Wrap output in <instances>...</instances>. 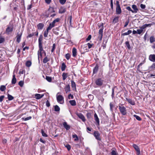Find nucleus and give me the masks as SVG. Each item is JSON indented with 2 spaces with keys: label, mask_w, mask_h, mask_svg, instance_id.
Here are the masks:
<instances>
[{
  "label": "nucleus",
  "mask_w": 155,
  "mask_h": 155,
  "mask_svg": "<svg viewBox=\"0 0 155 155\" xmlns=\"http://www.w3.org/2000/svg\"><path fill=\"white\" fill-rule=\"evenodd\" d=\"M119 109L121 114L124 116L127 114V110L125 107L122 106V105L119 106Z\"/></svg>",
  "instance_id": "f257e3e1"
},
{
  "label": "nucleus",
  "mask_w": 155,
  "mask_h": 155,
  "mask_svg": "<svg viewBox=\"0 0 155 155\" xmlns=\"http://www.w3.org/2000/svg\"><path fill=\"white\" fill-rule=\"evenodd\" d=\"M116 13L117 15L120 14L121 13L122 11L118 1H116Z\"/></svg>",
  "instance_id": "f03ea898"
},
{
  "label": "nucleus",
  "mask_w": 155,
  "mask_h": 155,
  "mask_svg": "<svg viewBox=\"0 0 155 155\" xmlns=\"http://www.w3.org/2000/svg\"><path fill=\"white\" fill-rule=\"evenodd\" d=\"M104 80L101 78L97 79L95 81V84L98 86H101L103 83Z\"/></svg>",
  "instance_id": "7ed1b4c3"
},
{
  "label": "nucleus",
  "mask_w": 155,
  "mask_h": 155,
  "mask_svg": "<svg viewBox=\"0 0 155 155\" xmlns=\"http://www.w3.org/2000/svg\"><path fill=\"white\" fill-rule=\"evenodd\" d=\"M64 97L61 95H59L57 97V101L61 104H63L64 103Z\"/></svg>",
  "instance_id": "20e7f679"
},
{
  "label": "nucleus",
  "mask_w": 155,
  "mask_h": 155,
  "mask_svg": "<svg viewBox=\"0 0 155 155\" xmlns=\"http://www.w3.org/2000/svg\"><path fill=\"white\" fill-rule=\"evenodd\" d=\"M93 135L95 137L96 139L98 140H101V139L100 137V134L98 131H94L93 134Z\"/></svg>",
  "instance_id": "39448f33"
},
{
  "label": "nucleus",
  "mask_w": 155,
  "mask_h": 155,
  "mask_svg": "<svg viewBox=\"0 0 155 155\" xmlns=\"http://www.w3.org/2000/svg\"><path fill=\"white\" fill-rule=\"evenodd\" d=\"M103 26L102 27V28H101L99 31V35L98 37V39L100 41H101L102 38L103 36Z\"/></svg>",
  "instance_id": "423d86ee"
},
{
  "label": "nucleus",
  "mask_w": 155,
  "mask_h": 155,
  "mask_svg": "<svg viewBox=\"0 0 155 155\" xmlns=\"http://www.w3.org/2000/svg\"><path fill=\"white\" fill-rule=\"evenodd\" d=\"M54 12L55 11L54 8L52 7H50L49 9L46 13V16L47 17H49V15L50 14Z\"/></svg>",
  "instance_id": "0eeeda50"
},
{
  "label": "nucleus",
  "mask_w": 155,
  "mask_h": 155,
  "mask_svg": "<svg viewBox=\"0 0 155 155\" xmlns=\"http://www.w3.org/2000/svg\"><path fill=\"white\" fill-rule=\"evenodd\" d=\"M22 35V33L21 32L20 33H18L17 34L15 38H16V41L18 43H19L20 42Z\"/></svg>",
  "instance_id": "6e6552de"
},
{
  "label": "nucleus",
  "mask_w": 155,
  "mask_h": 155,
  "mask_svg": "<svg viewBox=\"0 0 155 155\" xmlns=\"http://www.w3.org/2000/svg\"><path fill=\"white\" fill-rule=\"evenodd\" d=\"M43 36L41 35H40L38 38V47H42V41L43 39Z\"/></svg>",
  "instance_id": "1a4fd4ad"
},
{
  "label": "nucleus",
  "mask_w": 155,
  "mask_h": 155,
  "mask_svg": "<svg viewBox=\"0 0 155 155\" xmlns=\"http://www.w3.org/2000/svg\"><path fill=\"white\" fill-rule=\"evenodd\" d=\"M77 115L81 120L83 122H84L86 121V119L84 116L81 113H76Z\"/></svg>",
  "instance_id": "9d476101"
},
{
  "label": "nucleus",
  "mask_w": 155,
  "mask_h": 155,
  "mask_svg": "<svg viewBox=\"0 0 155 155\" xmlns=\"http://www.w3.org/2000/svg\"><path fill=\"white\" fill-rule=\"evenodd\" d=\"M94 119L96 122V125L97 126H99L100 125L99 120L96 113L94 114Z\"/></svg>",
  "instance_id": "9b49d317"
},
{
  "label": "nucleus",
  "mask_w": 155,
  "mask_h": 155,
  "mask_svg": "<svg viewBox=\"0 0 155 155\" xmlns=\"http://www.w3.org/2000/svg\"><path fill=\"white\" fill-rule=\"evenodd\" d=\"M133 146L137 151V155H139L140 153V148H139L135 144H133Z\"/></svg>",
  "instance_id": "f8f14e48"
},
{
  "label": "nucleus",
  "mask_w": 155,
  "mask_h": 155,
  "mask_svg": "<svg viewBox=\"0 0 155 155\" xmlns=\"http://www.w3.org/2000/svg\"><path fill=\"white\" fill-rule=\"evenodd\" d=\"M13 27L12 26H8L6 30V33L9 34L10 32H12L13 31Z\"/></svg>",
  "instance_id": "ddd939ff"
},
{
  "label": "nucleus",
  "mask_w": 155,
  "mask_h": 155,
  "mask_svg": "<svg viewBox=\"0 0 155 155\" xmlns=\"http://www.w3.org/2000/svg\"><path fill=\"white\" fill-rule=\"evenodd\" d=\"M149 59L151 61L155 62V54H150L149 56Z\"/></svg>",
  "instance_id": "4468645a"
},
{
  "label": "nucleus",
  "mask_w": 155,
  "mask_h": 155,
  "mask_svg": "<svg viewBox=\"0 0 155 155\" xmlns=\"http://www.w3.org/2000/svg\"><path fill=\"white\" fill-rule=\"evenodd\" d=\"M63 126L64 128L67 130H68L70 129V126L66 122H64L62 123Z\"/></svg>",
  "instance_id": "2eb2a0df"
},
{
  "label": "nucleus",
  "mask_w": 155,
  "mask_h": 155,
  "mask_svg": "<svg viewBox=\"0 0 155 155\" xmlns=\"http://www.w3.org/2000/svg\"><path fill=\"white\" fill-rule=\"evenodd\" d=\"M132 8L134 9V10H133V12H132V13H136L138 11V9L137 8V6L136 5H132Z\"/></svg>",
  "instance_id": "dca6fc26"
},
{
  "label": "nucleus",
  "mask_w": 155,
  "mask_h": 155,
  "mask_svg": "<svg viewBox=\"0 0 155 155\" xmlns=\"http://www.w3.org/2000/svg\"><path fill=\"white\" fill-rule=\"evenodd\" d=\"M66 11V8L63 7H60L59 11V13L60 14H63Z\"/></svg>",
  "instance_id": "f3484780"
},
{
  "label": "nucleus",
  "mask_w": 155,
  "mask_h": 155,
  "mask_svg": "<svg viewBox=\"0 0 155 155\" xmlns=\"http://www.w3.org/2000/svg\"><path fill=\"white\" fill-rule=\"evenodd\" d=\"M44 96V94H37L35 95V98L37 99H39L42 98Z\"/></svg>",
  "instance_id": "a211bd4d"
},
{
  "label": "nucleus",
  "mask_w": 155,
  "mask_h": 155,
  "mask_svg": "<svg viewBox=\"0 0 155 155\" xmlns=\"http://www.w3.org/2000/svg\"><path fill=\"white\" fill-rule=\"evenodd\" d=\"M98 68L99 66L98 65V64H97L93 69V73L94 74H96L97 73L98 71Z\"/></svg>",
  "instance_id": "6ab92c4d"
},
{
  "label": "nucleus",
  "mask_w": 155,
  "mask_h": 155,
  "mask_svg": "<svg viewBox=\"0 0 155 155\" xmlns=\"http://www.w3.org/2000/svg\"><path fill=\"white\" fill-rule=\"evenodd\" d=\"M72 56L75 57L77 55V51L76 49L75 48H73L72 50Z\"/></svg>",
  "instance_id": "aec40b11"
},
{
  "label": "nucleus",
  "mask_w": 155,
  "mask_h": 155,
  "mask_svg": "<svg viewBox=\"0 0 155 155\" xmlns=\"http://www.w3.org/2000/svg\"><path fill=\"white\" fill-rule=\"evenodd\" d=\"M44 26V24L42 23H39L37 25L38 29L39 30H42Z\"/></svg>",
  "instance_id": "412c9836"
},
{
  "label": "nucleus",
  "mask_w": 155,
  "mask_h": 155,
  "mask_svg": "<svg viewBox=\"0 0 155 155\" xmlns=\"http://www.w3.org/2000/svg\"><path fill=\"white\" fill-rule=\"evenodd\" d=\"M16 79L15 77V75L14 74L13 75V78L12 80V84H15L16 82Z\"/></svg>",
  "instance_id": "4be33fe9"
},
{
  "label": "nucleus",
  "mask_w": 155,
  "mask_h": 155,
  "mask_svg": "<svg viewBox=\"0 0 155 155\" xmlns=\"http://www.w3.org/2000/svg\"><path fill=\"white\" fill-rule=\"evenodd\" d=\"M49 30H50L47 28L46 29V30L44 31V36L45 37V38L47 37L48 33Z\"/></svg>",
  "instance_id": "5701e85b"
},
{
  "label": "nucleus",
  "mask_w": 155,
  "mask_h": 155,
  "mask_svg": "<svg viewBox=\"0 0 155 155\" xmlns=\"http://www.w3.org/2000/svg\"><path fill=\"white\" fill-rule=\"evenodd\" d=\"M50 59L48 58L47 56L45 57L43 59V62L44 64H45L48 61H49Z\"/></svg>",
  "instance_id": "b1692460"
},
{
  "label": "nucleus",
  "mask_w": 155,
  "mask_h": 155,
  "mask_svg": "<svg viewBox=\"0 0 155 155\" xmlns=\"http://www.w3.org/2000/svg\"><path fill=\"white\" fill-rule=\"evenodd\" d=\"M65 91L66 92V93H68V92L70 91V86L68 85L66 86L65 88Z\"/></svg>",
  "instance_id": "393cba45"
},
{
  "label": "nucleus",
  "mask_w": 155,
  "mask_h": 155,
  "mask_svg": "<svg viewBox=\"0 0 155 155\" xmlns=\"http://www.w3.org/2000/svg\"><path fill=\"white\" fill-rule=\"evenodd\" d=\"M43 52H40L38 51V59L39 61V62L40 61L39 58L40 57L41 58L42 57V53Z\"/></svg>",
  "instance_id": "a878e982"
},
{
  "label": "nucleus",
  "mask_w": 155,
  "mask_h": 155,
  "mask_svg": "<svg viewBox=\"0 0 155 155\" xmlns=\"http://www.w3.org/2000/svg\"><path fill=\"white\" fill-rule=\"evenodd\" d=\"M66 68V65L63 62L62 64L61 67V70L62 71H64Z\"/></svg>",
  "instance_id": "bb28decb"
},
{
  "label": "nucleus",
  "mask_w": 155,
  "mask_h": 155,
  "mask_svg": "<svg viewBox=\"0 0 155 155\" xmlns=\"http://www.w3.org/2000/svg\"><path fill=\"white\" fill-rule=\"evenodd\" d=\"M69 102L72 106H74L76 105V102L74 100H70Z\"/></svg>",
  "instance_id": "cd10ccee"
},
{
  "label": "nucleus",
  "mask_w": 155,
  "mask_h": 155,
  "mask_svg": "<svg viewBox=\"0 0 155 155\" xmlns=\"http://www.w3.org/2000/svg\"><path fill=\"white\" fill-rule=\"evenodd\" d=\"M71 86L72 88L76 89V84L73 81H71Z\"/></svg>",
  "instance_id": "c85d7f7f"
},
{
  "label": "nucleus",
  "mask_w": 155,
  "mask_h": 155,
  "mask_svg": "<svg viewBox=\"0 0 155 155\" xmlns=\"http://www.w3.org/2000/svg\"><path fill=\"white\" fill-rule=\"evenodd\" d=\"M127 101H128V102L130 104H131L132 105H134L135 104V103L131 99H127Z\"/></svg>",
  "instance_id": "c756f323"
},
{
  "label": "nucleus",
  "mask_w": 155,
  "mask_h": 155,
  "mask_svg": "<svg viewBox=\"0 0 155 155\" xmlns=\"http://www.w3.org/2000/svg\"><path fill=\"white\" fill-rule=\"evenodd\" d=\"M6 87L5 86L2 85L0 87V90L2 91H4L5 90Z\"/></svg>",
  "instance_id": "7c9ffc66"
},
{
  "label": "nucleus",
  "mask_w": 155,
  "mask_h": 155,
  "mask_svg": "<svg viewBox=\"0 0 155 155\" xmlns=\"http://www.w3.org/2000/svg\"><path fill=\"white\" fill-rule=\"evenodd\" d=\"M119 17H115L113 20V22L115 24L118 22Z\"/></svg>",
  "instance_id": "2f4dec72"
},
{
  "label": "nucleus",
  "mask_w": 155,
  "mask_h": 155,
  "mask_svg": "<svg viewBox=\"0 0 155 155\" xmlns=\"http://www.w3.org/2000/svg\"><path fill=\"white\" fill-rule=\"evenodd\" d=\"M54 110L56 112L59 111L60 110V108L59 106L57 105H56L54 106Z\"/></svg>",
  "instance_id": "473e14b6"
},
{
  "label": "nucleus",
  "mask_w": 155,
  "mask_h": 155,
  "mask_svg": "<svg viewBox=\"0 0 155 155\" xmlns=\"http://www.w3.org/2000/svg\"><path fill=\"white\" fill-rule=\"evenodd\" d=\"M26 66L28 67H30L31 64V62L30 61H27L26 63Z\"/></svg>",
  "instance_id": "72a5a7b5"
},
{
  "label": "nucleus",
  "mask_w": 155,
  "mask_h": 155,
  "mask_svg": "<svg viewBox=\"0 0 155 155\" xmlns=\"http://www.w3.org/2000/svg\"><path fill=\"white\" fill-rule=\"evenodd\" d=\"M149 69H151V70H153L155 69V62L153 63L149 67Z\"/></svg>",
  "instance_id": "f704fd0d"
},
{
  "label": "nucleus",
  "mask_w": 155,
  "mask_h": 155,
  "mask_svg": "<svg viewBox=\"0 0 155 155\" xmlns=\"http://www.w3.org/2000/svg\"><path fill=\"white\" fill-rule=\"evenodd\" d=\"M63 80H65L67 77V74L65 73H63L62 75Z\"/></svg>",
  "instance_id": "c9c22d12"
},
{
  "label": "nucleus",
  "mask_w": 155,
  "mask_h": 155,
  "mask_svg": "<svg viewBox=\"0 0 155 155\" xmlns=\"http://www.w3.org/2000/svg\"><path fill=\"white\" fill-rule=\"evenodd\" d=\"M131 33H132V31L130 30H129L127 32H125V33H123V34H122V35H123L124 36L128 35H129V34H130Z\"/></svg>",
  "instance_id": "e433bc0d"
},
{
  "label": "nucleus",
  "mask_w": 155,
  "mask_h": 155,
  "mask_svg": "<svg viewBox=\"0 0 155 155\" xmlns=\"http://www.w3.org/2000/svg\"><path fill=\"white\" fill-rule=\"evenodd\" d=\"M45 79L49 82H51L52 81V78L51 77L46 76Z\"/></svg>",
  "instance_id": "4c0bfd02"
},
{
  "label": "nucleus",
  "mask_w": 155,
  "mask_h": 155,
  "mask_svg": "<svg viewBox=\"0 0 155 155\" xmlns=\"http://www.w3.org/2000/svg\"><path fill=\"white\" fill-rule=\"evenodd\" d=\"M7 95L9 101H11L13 99L14 97L11 95L8 94Z\"/></svg>",
  "instance_id": "58836bf2"
},
{
  "label": "nucleus",
  "mask_w": 155,
  "mask_h": 155,
  "mask_svg": "<svg viewBox=\"0 0 155 155\" xmlns=\"http://www.w3.org/2000/svg\"><path fill=\"white\" fill-rule=\"evenodd\" d=\"M105 43H104V40L103 41V45H102V46L103 47V49H104L106 47V43L107 42V41L105 40Z\"/></svg>",
  "instance_id": "ea45409f"
},
{
  "label": "nucleus",
  "mask_w": 155,
  "mask_h": 155,
  "mask_svg": "<svg viewBox=\"0 0 155 155\" xmlns=\"http://www.w3.org/2000/svg\"><path fill=\"white\" fill-rule=\"evenodd\" d=\"M150 42L152 43L155 41V38L153 36H151L150 38Z\"/></svg>",
  "instance_id": "a19ab883"
},
{
  "label": "nucleus",
  "mask_w": 155,
  "mask_h": 155,
  "mask_svg": "<svg viewBox=\"0 0 155 155\" xmlns=\"http://www.w3.org/2000/svg\"><path fill=\"white\" fill-rule=\"evenodd\" d=\"M125 44L127 48L128 49H130L131 48V47L129 42L128 41H127L125 42Z\"/></svg>",
  "instance_id": "79ce46f5"
},
{
  "label": "nucleus",
  "mask_w": 155,
  "mask_h": 155,
  "mask_svg": "<svg viewBox=\"0 0 155 155\" xmlns=\"http://www.w3.org/2000/svg\"><path fill=\"white\" fill-rule=\"evenodd\" d=\"M41 132L43 136L44 137H48V135L43 130H41Z\"/></svg>",
  "instance_id": "37998d69"
},
{
  "label": "nucleus",
  "mask_w": 155,
  "mask_h": 155,
  "mask_svg": "<svg viewBox=\"0 0 155 155\" xmlns=\"http://www.w3.org/2000/svg\"><path fill=\"white\" fill-rule=\"evenodd\" d=\"M54 25H53L51 23L49 24V26L47 28L49 30H51V28L54 26Z\"/></svg>",
  "instance_id": "c03bdc74"
},
{
  "label": "nucleus",
  "mask_w": 155,
  "mask_h": 155,
  "mask_svg": "<svg viewBox=\"0 0 155 155\" xmlns=\"http://www.w3.org/2000/svg\"><path fill=\"white\" fill-rule=\"evenodd\" d=\"M72 137L73 138H75L74 140L75 141H77L78 140V136L76 134H73L72 135Z\"/></svg>",
  "instance_id": "a18cd8bd"
},
{
  "label": "nucleus",
  "mask_w": 155,
  "mask_h": 155,
  "mask_svg": "<svg viewBox=\"0 0 155 155\" xmlns=\"http://www.w3.org/2000/svg\"><path fill=\"white\" fill-rule=\"evenodd\" d=\"M134 117H135L137 120L139 121H140L141 120V119L140 118V117L139 116H137L136 115H134Z\"/></svg>",
  "instance_id": "49530a36"
},
{
  "label": "nucleus",
  "mask_w": 155,
  "mask_h": 155,
  "mask_svg": "<svg viewBox=\"0 0 155 155\" xmlns=\"http://www.w3.org/2000/svg\"><path fill=\"white\" fill-rule=\"evenodd\" d=\"M31 116H29L27 117L24 118L23 117L22 118V119L25 121L31 119Z\"/></svg>",
  "instance_id": "de8ad7c7"
},
{
  "label": "nucleus",
  "mask_w": 155,
  "mask_h": 155,
  "mask_svg": "<svg viewBox=\"0 0 155 155\" xmlns=\"http://www.w3.org/2000/svg\"><path fill=\"white\" fill-rule=\"evenodd\" d=\"M65 57L67 60H68L70 57V53H67L66 54Z\"/></svg>",
  "instance_id": "09e8293b"
},
{
  "label": "nucleus",
  "mask_w": 155,
  "mask_h": 155,
  "mask_svg": "<svg viewBox=\"0 0 155 155\" xmlns=\"http://www.w3.org/2000/svg\"><path fill=\"white\" fill-rule=\"evenodd\" d=\"M86 116L88 119H90L91 117V114L90 113H87V114Z\"/></svg>",
  "instance_id": "8fccbe9b"
},
{
  "label": "nucleus",
  "mask_w": 155,
  "mask_h": 155,
  "mask_svg": "<svg viewBox=\"0 0 155 155\" xmlns=\"http://www.w3.org/2000/svg\"><path fill=\"white\" fill-rule=\"evenodd\" d=\"M110 109L111 111H113V108L114 107V106L113 104L111 103H110Z\"/></svg>",
  "instance_id": "3c124183"
},
{
  "label": "nucleus",
  "mask_w": 155,
  "mask_h": 155,
  "mask_svg": "<svg viewBox=\"0 0 155 155\" xmlns=\"http://www.w3.org/2000/svg\"><path fill=\"white\" fill-rule=\"evenodd\" d=\"M117 155V152L114 150H113L111 152V155Z\"/></svg>",
  "instance_id": "603ef678"
},
{
  "label": "nucleus",
  "mask_w": 155,
  "mask_h": 155,
  "mask_svg": "<svg viewBox=\"0 0 155 155\" xmlns=\"http://www.w3.org/2000/svg\"><path fill=\"white\" fill-rule=\"evenodd\" d=\"M88 97L91 100H92L94 99V96L91 94H89L88 95Z\"/></svg>",
  "instance_id": "864d4df0"
},
{
  "label": "nucleus",
  "mask_w": 155,
  "mask_h": 155,
  "mask_svg": "<svg viewBox=\"0 0 155 155\" xmlns=\"http://www.w3.org/2000/svg\"><path fill=\"white\" fill-rule=\"evenodd\" d=\"M66 0H59V2L61 5H64L66 2Z\"/></svg>",
  "instance_id": "5fc2aeb1"
},
{
  "label": "nucleus",
  "mask_w": 155,
  "mask_h": 155,
  "mask_svg": "<svg viewBox=\"0 0 155 155\" xmlns=\"http://www.w3.org/2000/svg\"><path fill=\"white\" fill-rule=\"evenodd\" d=\"M4 38L0 35V44L2 43L4 41Z\"/></svg>",
  "instance_id": "6e6d98bb"
},
{
  "label": "nucleus",
  "mask_w": 155,
  "mask_h": 155,
  "mask_svg": "<svg viewBox=\"0 0 155 155\" xmlns=\"http://www.w3.org/2000/svg\"><path fill=\"white\" fill-rule=\"evenodd\" d=\"M65 147L67 148L68 151H69L71 149V147L70 145L69 144H67L65 146Z\"/></svg>",
  "instance_id": "4d7b16f0"
},
{
  "label": "nucleus",
  "mask_w": 155,
  "mask_h": 155,
  "mask_svg": "<svg viewBox=\"0 0 155 155\" xmlns=\"http://www.w3.org/2000/svg\"><path fill=\"white\" fill-rule=\"evenodd\" d=\"M35 33L32 32L28 35V36L27 37V38H31L35 35Z\"/></svg>",
  "instance_id": "13d9d810"
},
{
  "label": "nucleus",
  "mask_w": 155,
  "mask_h": 155,
  "mask_svg": "<svg viewBox=\"0 0 155 155\" xmlns=\"http://www.w3.org/2000/svg\"><path fill=\"white\" fill-rule=\"evenodd\" d=\"M129 19H128L127 20V21L125 22L124 27H126L128 25V24L129 23Z\"/></svg>",
  "instance_id": "bf43d9fd"
},
{
  "label": "nucleus",
  "mask_w": 155,
  "mask_h": 155,
  "mask_svg": "<svg viewBox=\"0 0 155 155\" xmlns=\"http://www.w3.org/2000/svg\"><path fill=\"white\" fill-rule=\"evenodd\" d=\"M143 31L142 29H137V34H140L143 32Z\"/></svg>",
  "instance_id": "052dcab7"
},
{
  "label": "nucleus",
  "mask_w": 155,
  "mask_h": 155,
  "mask_svg": "<svg viewBox=\"0 0 155 155\" xmlns=\"http://www.w3.org/2000/svg\"><path fill=\"white\" fill-rule=\"evenodd\" d=\"M23 84L24 82L22 81H20L18 82V85L21 87L23 86Z\"/></svg>",
  "instance_id": "680f3d73"
},
{
  "label": "nucleus",
  "mask_w": 155,
  "mask_h": 155,
  "mask_svg": "<svg viewBox=\"0 0 155 155\" xmlns=\"http://www.w3.org/2000/svg\"><path fill=\"white\" fill-rule=\"evenodd\" d=\"M68 98L69 99H70L71 98L73 99L74 98V96L70 94L68 95Z\"/></svg>",
  "instance_id": "e2e57ef3"
},
{
  "label": "nucleus",
  "mask_w": 155,
  "mask_h": 155,
  "mask_svg": "<svg viewBox=\"0 0 155 155\" xmlns=\"http://www.w3.org/2000/svg\"><path fill=\"white\" fill-rule=\"evenodd\" d=\"M39 48V49L38 51L43 52H44L45 51L44 50L43 47Z\"/></svg>",
  "instance_id": "0e129e2a"
},
{
  "label": "nucleus",
  "mask_w": 155,
  "mask_h": 155,
  "mask_svg": "<svg viewBox=\"0 0 155 155\" xmlns=\"http://www.w3.org/2000/svg\"><path fill=\"white\" fill-rule=\"evenodd\" d=\"M140 8L143 9H144L146 8V5L143 4H141L140 5Z\"/></svg>",
  "instance_id": "69168bd1"
},
{
  "label": "nucleus",
  "mask_w": 155,
  "mask_h": 155,
  "mask_svg": "<svg viewBox=\"0 0 155 155\" xmlns=\"http://www.w3.org/2000/svg\"><path fill=\"white\" fill-rule=\"evenodd\" d=\"M126 9L129 11H131L132 12H133V10L131 9L130 6H127L126 8Z\"/></svg>",
  "instance_id": "338daca9"
},
{
  "label": "nucleus",
  "mask_w": 155,
  "mask_h": 155,
  "mask_svg": "<svg viewBox=\"0 0 155 155\" xmlns=\"http://www.w3.org/2000/svg\"><path fill=\"white\" fill-rule=\"evenodd\" d=\"M91 35H89L87 38H86V40L87 41H89L91 38Z\"/></svg>",
  "instance_id": "774afa93"
}]
</instances>
